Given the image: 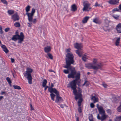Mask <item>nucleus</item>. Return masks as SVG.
I'll list each match as a JSON object with an SVG mask.
<instances>
[{
    "label": "nucleus",
    "mask_w": 121,
    "mask_h": 121,
    "mask_svg": "<svg viewBox=\"0 0 121 121\" xmlns=\"http://www.w3.org/2000/svg\"><path fill=\"white\" fill-rule=\"evenodd\" d=\"M1 47L2 48L3 50L6 53H7L9 52V50H8L5 46L4 45H2Z\"/></svg>",
    "instance_id": "obj_18"
},
{
    "label": "nucleus",
    "mask_w": 121,
    "mask_h": 121,
    "mask_svg": "<svg viewBox=\"0 0 121 121\" xmlns=\"http://www.w3.org/2000/svg\"><path fill=\"white\" fill-rule=\"evenodd\" d=\"M20 17L17 13L16 12L11 16V19L13 21L15 22L17 21H18Z\"/></svg>",
    "instance_id": "obj_12"
},
{
    "label": "nucleus",
    "mask_w": 121,
    "mask_h": 121,
    "mask_svg": "<svg viewBox=\"0 0 121 121\" xmlns=\"http://www.w3.org/2000/svg\"><path fill=\"white\" fill-rule=\"evenodd\" d=\"M76 53L78 55L79 57H81V56L82 54L80 52V51L79 50H76Z\"/></svg>",
    "instance_id": "obj_34"
},
{
    "label": "nucleus",
    "mask_w": 121,
    "mask_h": 121,
    "mask_svg": "<svg viewBox=\"0 0 121 121\" xmlns=\"http://www.w3.org/2000/svg\"><path fill=\"white\" fill-rule=\"evenodd\" d=\"M6 93L5 91H2L1 92V95H3L4 94H6Z\"/></svg>",
    "instance_id": "obj_63"
},
{
    "label": "nucleus",
    "mask_w": 121,
    "mask_h": 121,
    "mask_svg": "<svg viewBox=\"0 0 121 121\" xmlns=\"http://www.w3.org/2000/svg\"><path fill=\"white\" fill-rule=\"evenodd\" d=\"M6 79L9 84L10 87H11L12 86V85L11 84L12 81L10 80V78L9 77H7L6 78Z\"/></svg>",
    "instance_id": "obj_25"
},
{
    "label": "nucleus",
    "mask_w": 121,
    "mask_h": 121,
    "mask_svg": "<svg viewBox=\"0 0 121 121\" xmlns=\"http://www.w3.org/2000/svg\"><path fill=\"white\" fill-rule=\"evenodd\" d=\"M100 6V5L99 4H98V3L97 2L95 3V7H99Z\"/></svg>",
    "instance_id": "obj_52"
},
{
    "label": "nucleus",
    "mask_w": 121,
    "mask_h": 121,
    "mask_svg": "<svg viewBox=\"0 0 121 121\" xmlns=\"http://www.w3.org/2000/svg\"><path fill=\"white\" fill-rule=\"evenodd\" d=\"M90 4L88 3H86L84 5V7L83 9L82 10L83 11H89V10H88V8L90 6Z\"/></svg>",
    "instance_id": "obj_14"
},
{
    "label": "nucleus",
    "mask_w": 121,
    "mask_h": 121,
    "mask_svg": "<svg viewBox=\"0 0 121 121\" xmlns=\"http://www.w3.org/2000/svg\"><path fill=\"white\" fill-rule=\"evenodd\" d=\"M91 99L93 101L94 103L98 101V98H96L95 96H92Z\"/></svg>",
    "instance_id": "obj_22"
},
{
    "label": "nucleus",
    "mask_w": 121,
    "mask_h": 121,
    "mask_svg": "<svg viewBox=\"0 0 121 121\" xmlns=\"http://www.w3.org/2000/svg\"><path fill=\"white\" fill-rule=\"evenodd\" d=\"M15 35L18 36V37H21V38H22L24 39V36L23 33L22 32H21L20 34V35H19L18 32L17 31H16L15 32Z\"/></svg>",
    "instance_id": "obj_16"
},
{
    "label": "nucleus",
    "mask_w": 121,
    "mask_h": 121,
    "mask_svg": "<svg viewBox=\"0 0 121 121\" xmlns=\"http://www.w3.org/2000/svg\"><path fill=\"white\" fill-rule=\"evenodd\" d=\"M70 50L71 49L70 48H69L68 49H66V52H70Z\"/></svg>",
    "instance_id": "obj_53"
},
{
    "label": "nucleus",
    "mask_w": 121,
    "mask_h": 121,
    "mask_svg": "<svg viewBox=\"0 0 121 121\" xmlns=\"http://www.w3.org/2000/svg\"><path fill=\"white\" fill-rule=\"evenodd\" d=\"M51 49L50 46H47L44 48V51L46 53H48L51 51Z\"/></svg>",
    "instance_id": "obj_17"
},
{
    "label": "nucleus",
    "mask_w": 121,
    "mask_h": 121,
    "mask_svg": "<svg viewBox=\"0 0 121 121\" xmlns=\"http://www.w3.org/2000/svg\"><path fill=\"white\" fill-rule=\"evenodd\" d=\"M48 55L50 59L52 60L53 59V56L51 53H48Z\"/></svg>",
    "instance_id": "obj_39"
},
{
    "label": "nucleus",
    "mask_w": 121,
    "mask_h": 121,
    "mask_svg": "<svg viewBox=\"0 0 121 121\" xmlns=\"http://www.w3.org/2000/svg\"><path fill=\"white\" fill-rule=\"evenodd\" d=\"M117 110L118 112H121V104L118 106L117 108Z\"/></svg>",
    "instance_id": "obj_38"
},
{
    "label": "nucleus",
    "mask_w": 121,
    "mask_h": 121,
    "mask_svg": "<svg viewBox=\"0 0 121 121\" xmlns=\"http://www.w3.org/2000/svg\"><path fill=\"white\" fill-rule=\"evenodd\" d=\"M75 95V99L76 100L78 99H79L80 98H81L82 97V94H80L78 93Z\"/></svg>",
    "instance_id": "obj_21"
},
{
    "label": "nucleus",
    "mask_w": 121,
    "mask_h": 121,
    "mask_svg": "<svg viewBox=\"0 0 121 121\" xmlns=\"http://www.w3.org/2000/svg\"><path fill=\"white\" fill-rule=\"evenodd\" d=\"M82 59L84 61H86V58L85 56H83L82 57Z\"/></svg>",
    "instance_id": "obj_54"
},
{
    "label": "nucleus",
    "mask_w": 121,
    "mask_h": 121,
    "mask_svg": "<svg viewBox=\"0 0 121 121\" xmlns=\"http://www.w3.org/2000/svg\"><path fill=\"white\" fill-rule=\"evenodd\" d=\"M82 101L83 99L82 97L81 98H80V99H79L78 101V102L81 103L82 102Z\"/></svg>",
    "instance_id": "obj_51"
},
{
    "label": "nucleus",
    "mask_w": 121,
    "mask_h": 121,
    "mask_svg": "<svg viewBox=\"0 0 121 121\" xmlns=\"http://www.w3.org/2000/svg\"><path fill=\"white\" fill-rule=\"evenodd\" d=\"M98 69H94L95 70L93 71V73L94 74H96L98 70Z\"/></svg>",
    "instance_id": "obj_56"
},
{
    "label": "nucleus",
    "mask_w": 121,
    "mask_h": 121,
    "mask_svg": "<svg viewBox=\"0 0 121 121\" xmlns=\"http://www.w3.org/2000/svg\"><path fill=\"white\" fill-rule=\"evenodd\" d=\"M30 110H34V108L33 107L32 105L30 104Z\"/></svg>",
    "instance_id": "obj_60"
},
{
    "label": "nucleus",
    "mask_w": 121,
    "mask_h": 121,
    "mask_svg": "<svg viewBox=\"0 0 121 121\" xmlns=\"http://www.w3.org/2000/svg\"><path fill=\"white\" fill-rule=\"evenodd\" d=\"M27 24L29 25L28 26L29 27H31L32 25V23H28Z\"/></svg>",
    "instance_id": "obj_61"
},
{
    "label": "nucleus",
    "mask_w": 121,
    "mask_h": 121,
    "mask_svg": "<svg viewBox=\"0 0 121 121\" xmlns=\"http://www.w3.org/2000/svg\"><path fill=\"white\" fill-rule=\"evenodd\" d=\"M93 22L95 23H98V19L97 18H96L93 19Z\"/></svg>",
    "instance_id": "obj_40"
},
{
    "label": "nucleus",
    "mask_w": 121,
    "mask_h": 121,
    "mask_svg": "<svg viewBox=\"0 0 121 121\" xmlns=\"http://www.w3.org/2000/svg\"><path fill=\"white\" fill-rule=\"evenodd\" d=\"M80 81L81 80L80 79H78L77 80H76L75 81V84H76V86H77V83H80Z\"/></svg>",
    "instance_id": "obj_44"
},
{
    "label": "nucleus",
    "mask_w": 121,
    "mask_h": 121,
    "mask_svg": "<svg viewBox=\"0 0 121 121\" xmlns=\"http://www.w3.org/2000/svg\"><path fill=\"white\" fill-rule=\"evenodd\" d=\"M35 11V9L33 8L32 9L31 13H26V14L27 16L29 22H31L33 19V17Z\"/></svg>",
    "instance_id": "obj_6"
},
{
    "label": "nucleus",
    "mask_w": 121,
    "mask_h": 121,
    "mask_svg": "<svg viewBox=\"0 0 121 121\" xmlns=\"http://www.w3.org/2000/svg\"><path fill=\"white\" fill-rule=\"evenodd\" d=\"M121 120V116H116L114 120V121H120Z\"/></svg>",
    "instance_id": "obj_27"
},
{
    "label": "nucleus",
    "mask_w": 121,
    "mask_h": 121,
    "mask_svg": "<svg viewBox=\"0 0 121 121\" xmlns=\"http://www.w3.org/2000/svg\"><path fill=\"white\" fill-rule=\"evenodd\" d=\"M80 72L77 73L76 70H72L71 73L68 74V78H75L70 82L69 83H75V81L80 78Z\"/></svg>",
    "instance_id": "obj_2"
},
{
    "label": "nucleus",
    "mask_w": 121,
    "mask_h": 121,
    "mask_svg": "<svg viewBox=\"0 0 121 121\" xmlns=\"http://www.w3.org/2000/svg\"><path fill=\"white\" fill-rule=\"evenodd\" d=\"M75 83H69L67 85V86L68 87H71V88L73 90V92L74 95L77 94V91L76 88L77 87Z\"/></svg>",
    "instance_id": "obj_7"
},
{
    "label": "nucleus",
    "mask_w": 121,
    "mask_h": 121,
    "mask_svg": "<svg viewBox=\"0 0 121 121\" xmlns=\"http://www.w3.org/2000/svg\"><path fill=\"white\" fill-rule=\"evenodd\" d=\"M120 38L119 37L117 39L115 43V44L116 46H118L119 45V41H120Z\"/></svg>",
    "instance_id": "obj_31"
},
{
    "label": "nucleus",
    "mask_w": 121,
    "mask_h": 121,
    "mask_svg": "<svg viewBox=\"0 0 121 121\" xmlns=\"http://www.w3.org/2000/svg\"><path fill=\"white\" fill-rule=\"evenodd\" d=\"M65 58L66 63V65L64 66V67L65 68L69 69L71 72L72 70H75L74 67L72 68L71 66V64H73L74 62L73 60L74 56L72 52L69 53H67L66 56Z\"/></svg>",
    "instance_id": "obj_1"
},
{
    "label": "nucleus",
    "mask_w": 121,
    "mask_h": 121,
    "mask_svg": "<svg viewBox=\"0 0 121 121\" xmlns=\"http://www.w3.org/2000/svg\"><path fill=\"white\" fill-rule=\"evenodd\" d=\"M78 111L79 113H81L82 112V110L81 107H79L78 108Z\"/></svg>",
    "instance_id": "obj_42"
},
{
    "label": "nucleus",
    "mask_w": 121,
    "mask_h": 121,
    "mask_svg": "<svg viewBox=\"0 0 121 121\" xmlns=\"http://www.w3.org/2000/svg\"><path fill=\"white\" fill-rule=\"evenodd\" d=\"M116 28L117 32L119 33H121V23H119L116 26Z\"/></svg>",
    "instance_id": "obj_15"
},
{
    "label": "nucleus",
    "mask_w": 121,
    "mask_h": 121,
    "mask_svg": "<svg viewBox=\"0 0 121 121\" xmlns=\"http://www.w3.org/2000/svg\"><path fill=\"white\" fill-rule=\"evenodd\" d=\"M88 82L86 80H85V82L84 84H83L82 85V86H84Z\"/></svg>",
    "instance_id": "obj_62"
},
{
    "label": "nucleus",
    "mask_w": 121,
    "mask_h": 121,
    "mask_svg": "<svg viewBox=\"0 0 121 121\" xmlns=\"http://www.w3.org/2000/svg\"><path fill=\"white\" fill-rule=\"evenodd\" d=\"M1 2L3 4L7 5L8 4L7 1L6 0H1Z\"/></svg>",
    "instance_id": "obj_46"
},
{
    "label": "nucleus",
    "mask_w": 121,
    "mask_h": 121,
    "mask_svg": "<svg viewBox=\"0 0 121 121\" xmlns=\"http://www.w3.org/2000/svg\"><path fill=\"white\" fill-rule=\"evenodd\" d=\"M14 26L16 27H19L20 26V23L19 22H16L14 24Z\"/></svg>",
    "instance_id": "obj_32"
},
{
    "label": "nucleus",
    "mask_w": 121,
    "mask_h": 121,
    "mask_svg": "<svg viewBox=\"0 0 121 121\" xmlns=\"http://www.w3.org/2000/svg\"><path fill=\"white\" fill-rule=\"evenodd\" d=\"M78 94H82L81 93L82 92V89L80 87H78Z\"/></svg>",
    "instance_id": "obj_41"
},
{
    "label": "nucleus",
    "mask_w": 121,
    "mask_h": 121,
    "mask_svg": "<svg viewBox=\"0 0 121 121\" xmlns=\"http://www.w3.org/2000/svg\"><path fill=\"white\" fill-rule=\"evenodd\" d=\"M50 95L51 98V99L53 101H55V98L56 96V95L53 93H51Z\"/></svg>",
    "instance_id": "obj_24"
},
{
    "label": "nucleus",
    "mask_w": 121,
    "mask_h": 121,
    "mask_svg": "<svg viewBox=\"0 0 121 121\" xmlns=\"http://www.w3.org/2000/svg\"><path fill=\"white\" fill-rule=\"evenodd\" d=\"M103 65L101 63H99L98 64L96 65V66L93 65L92 64L89 63L86 65V67L89 69H100L102 66Z\"/></svg>",
    "instance_id": "obj_5"
},
{
    "label": "nucleus",
    "mask_w": 121,
    "mask_h": 121,
    "mask_svg": "<svg viewBox=\"0 0 121 121\" xmlns=\"http://www.w3.org/2000/svg\"><path fill=\"white\" fill-rule=\"evenodd\" d=\"M106 111L108 113H109L111 114V109H107L106 110Z\"/></svg>",
    "instance_id": "obj_50"
},
{
    "label": "nucleus",
    "mask_w": 121,
    "mask_h": 121,
    "mask_svg": "<svg viewBox=\"0 0 121 121\" xmlns=\"http://www.w3.org/2000/svg\"><path fill=\"white\" fill-rule=\"evenodd\" d=\"M89 18V17L88 16H86L84 17L82 20V22L83 23H85L87 22V21Z\"/></svg>",
    "instance_id": "obj_19"
},
{
    "label": "nucleus",
    "mask_w": 121,
    "mask_h": 121,
    "mask_svg": "<svg viewBox=\"0 0 121 121\" xmlns=\"http://www.w3.org/2000/svg\"><path fill=\"white\" fill-rule=\"evenodd\" d=\"M54 86L53 84L51 83V86H49V89H48V91L50 93H55L58 91L55 88H53Z\"/></svg>",
    "instance_id": "obj_11"
},
{
    "label": "nucleus",
    "mask_w": 121,
    "mask_h": 121,
    "mask_svg": "<svg viewBox=\"0 0 121 121\" xmlns=\"http://www.w3.org/2000/svg\"><path fill=\"white\" fill-rule=\"evenodd\" d=\"M118 7L117 8H114L112 10V12L113 13H114L116 11L119 12L120 11Z\"/></svg>",
    "instance_id": "obj_30"
},
{
    "label": "nucleus",
    "mask_w": 121,
    "mask_h": 121,
    "mask_svg": "<svg viewBox=\"0 0 121 121\" xmlns=\"http://www.w3.org/2000/svg\"><path fill=\"white\" fill-rule=\"evenodd\" d=\"M30 6L29 5L27 6L26 8V11L27 13L28 12L30 11Z\"/></svg>",
    "instance_id": "obj_36"
},
{
    "label": "nucleus",
    "mask_w": 121,
    "mask_h": 121,
    "mask_svg": "<svg viewBox=\"0 0 121 121\" xmlns=\"http://www.w3.org/2000/svg\"><path fill=\"white\" fill-rule=\"evenodd\" d=\"M102 85L105 88H107V87L108 86V85L104 82H103Z\"/></svg>",
    "instance_id": "obj_43"
},
{
    "label": "nucleus",
    "mask_w": 121,
    "mask_h": 121,
    "mask_svg": "<svg viewBox=\"0 0 121 121\" xmlns=\"http://www.w3.org/2000/svg\"><path fill=\"white\" fill-rule=\"evenodd\" d=\"M75 48H76L79 50L81 49V47L80 44H79L78 43H76L75 45Z\"/></svg>",
    "instance_id": "obj_23"
},
{
    "label": "nucleus",
    "mask_w": 121,
    "mask_h": 121,
    "mask_svg": "<svg viewBox=\"0 0 121 121\" xmlns=\"http://www.w3.org/2000/svg\"><path fill=\"white\" fill-rule=\"evenodd\" d=\"M47 81L46 79H44L42 83V86L43 87H44L46 85Z\"/></svg>",
    "instance_id": "obj_28"
},
{
    "label": "nucleus",
    "mask_w": 121,
    "mask_h": 121,
    "mask_svg": "<svg viewBox=\"0 0 121 121\" xmlns=\"http://www.w3.org/2000/svg\"><path fill=\"white\" fill-rule=\"evenodd\" d=\"M24 38H21L20 37H18L17 35H13L11 38V39L14 41H16L17 40H19L18 43H21L24 40Z\"/></svg>",
    "instance_id": "obj_9"
},
{
    "label": "nucleus",
    "mask_w": 121,
    "mask_h": 121,
    "mask_svg": "<svg viewBox=\"0 0 121 121\" xmlns=\"http://www.w3.org/2000/svg\"><path fill=\"white\" fill-rule=\"evenodd\" d=\"M13 86L14 87V89H17L18 90H20L21 89V88L20 86L17 85H13Z\"/></svg>",
    "instance_id": "obj_33"
},
{
    "label": "nucleus",
    "mask_w": 121,
    "mask_h": 121,
    "mask_svg": "<svg viewBox=\"0 0 121 121\" xmlns=\"http://www.w3.org/2000/svg\"><path fill=\"white\" fill-rule=\"evenodd\" d=\"M94 103H91L90 104V107L91 108H93L95 107V105Z\"/></svg>",
    "instance_id": "obj_49"
},
{
    "label": "nucleus",
    "mask_w": 121,
    "mask_h": 121,
    "mask_svg": "<svg viewBox=\"0 0 121 121\" xmlns=\"http://www.w3.org/2000/svg\"><path fill=\"white\" fill-rule=\"evenodd\" d=\"M60 107L61 108H64V106H65V104H64L63 105L62 104H60Z\"/></svg>",
    "instance_id": "obj_59"
},
{
    "label": "nucleus",
    "mask_w": 121,
    "mask_h": 121,
    "mask_svg": "<svg viewBox=\"0 0 121 121\" xmlns=\"http://www.w3.org/2000/svg\"><path fill=\"white\" fill-rule=\"evenodd\" d=\"M112 16L114 19L117 20H118L119 18V15L117 14H112Z\"/></svg>",
    "instance_id": "obj_26"
},
{
    "label": "nucleus",
    "mask_w": 121,
    "mask_h": 121,
    "mask_svg": "<svg viewBox=\"0 0 121 121\" xmlns=\"http://www.w3.org/2000/svg\"><path fill=\"white\" fill-rule=\"evenodd\" d=\"M33 71V69L31 68L27 67L26 69V73L24 74V76L25 77L26 76V78L28 80V83L30 84L32 83V78L31 76V73Z\"/></svg>",
    "instance_id": "obj_4"
},
{
    "label": "nucleus",
    "mask_w": 121,
    "mask_h": 121,
    "mask_svg": "<svg viewBox=\"0 0 121 121\" xmlns=\"http://www.w3.org/2000/svg\"><path fill=\"white\" fill-rule=\"evenodd\" d=\"M71 10L73 12L77 10V6L75 4H73L71 6Z\"/></svg>",
    "instance_id": "obj_20"
},
{
    "label": "nucleus",
    "mask_w": 121,
    "mask_h": 121,
    "mask_svg": "<svg viewBox=\"0 0 121 121\" xmlns=\"http://www.w3.org/2000/svg\"><path fill=\"white\" fill-rule=\"evenodd\" d=\"M32 22L34 24H35L37 22L36 19L35 18L33 20H32V21L31 22Z\"/></svg>",
    "instance_id": "obj_47"
},
{
    "label": "nucleus",
    "mask_w": 121,
    "mask_h": 121,
    "mask_svg": "<svg viewBox=\"0 0 121 121\" xmlns=\"http://www.w3.org/2000/svg\"><path fill=\"white\" fill-rule=\"evenodd\" d=\"M99 114L97 115V118L98 119L100 120L101 121H103L107 118L108 116L107 115L105 114V110H104L103 107L101 106L100 107H98Z\"/></svg>",
    "instance_id": "obj_3"
},
{
    "label": "nucleus",
    "mask_w": 121,
    "mask_h": 121,
    "mask_svg": "<svg viewBox=\"0 0 121 121\" xmlns=\"http://www.w3.org/2000/svg\"><path fill=\"white\" fill-rule=\"evenodd\" d=\"M4 32L2 30V28L1 26H0V34H3Z\"/></svg>",
    "instance_id": "obj_48"
},
{
    "label": "nucleus",
    "mask_w": 121,
    "mask_h": 121,
    "mask_svg": "<svg viewBox=\"0 0 121 121\" xmlns=\"http://www.w3.org/2000/svg\"><path fill=\"white\" fill-rule=\"evenodd\" d=\"M107 19H105L104 20V25L102 27V28L105 31H110V28H108L109 26V24L107 23V21H108Z\"/></svg>",
    "instance_id": "obj_10"
},
{
    "label": "nucleus",
    "mask_w": 121,
    "mask_h": 121,
    "mask_svg": "<svg viewBox=\"0 0 121 121\" xmlns=\"http://www.w3.org/2000/svg\"><path fill=\"white\" fill-rule=\"evenodd\" d=\"M75 117L76 119V121H79V117L76 115H75Z\"/></svg>",
    "instance_id": "obj_58"
},
{
    "label": "nucleus",
    "mask_w": 121,
    "mask_h": 121,
    "mask_svg": "<svg viewBox=\"0 0 121 121\" xmlns=\"http://www.w3.org/2000/svg\"><path fill=\"white\" fill-rule=\"evenodd\" d=\"M10 30V28H6L4 30L5 32H8Z\"/></svg>",
    "instance_id": "obj_55"
},
{
    "label": "nucleus",
    "mask_w": 121,
    "mask_h": 121,
    "mask_svg": "<svg viewBox=\"0 0 121 121\" xmlns=\"http://www.w3.org/2000/svg\"><path fill=\"white\" fill-rule=\"evenodd\" d=\"M45 87L44 88V90L45 91L46 90L47 88H48V89H49V86L47 85L46 86H45Z\"/></svg>",
    "instance_id": "obj_57"
},
{
    "label": "nucleus",
    "mask_w": 121,
    "mask_h": 121,
    "mask_svg": "<svg viewBox=\"0 0 121 121\" xmlns=\"http://www.w3.org/2000/svg\"><path fill=\"white\" fill-rule=\"evenodd\" d=\"M119 0H109L108 3L110 4L117 5L119 3Z\"/></svg>",
    "instance_id": "obj_13"
},
{
    "label": "nucleus",
    "mask_w": 121,
    "mask_h": 121,
    "mask_svg": "<svg viewBox=\"0 0 121 121\" xmlns=\"http://www.w3.org/2000/svg\"><path fill=\"white\" fill-rule=\"evenodd\" d=\"M54 93L56 95V99L55 100V102L57 104L60 103L62 102L63 100L61 97L60 96L59 92L58 91Z\"/></svg>",
    "instance_id": "obj_8"
},
{
    "label": "nucleus",
    "mask_w": 121,
    "mask_h": 121,
    "mask_svg": "<svg viewBox=\"0 0 121 121\" xmlns=\"http://www.w3.org/2000/svg\"><path fill=\"white\" fill-rule=\"evenodd\" d=\"M97 62V60L95 59H94L93 60V62L92 64L93 65H96L98 64H99V63L98 64H96V63Z\"/></svg>",
    "instance_id": "obj_37"
},
{
    "label": "nucleus",
    "mask_w": 121,
    "mask_h": 121,
    "mask_svg": "<svg viewBox=\"0 0 121 121\" xmlns=\"http://www.w3.org/2000/svg\"><path fill=\"white\" fill-rule=\"evenodd\" d=\"M14 13V11L12 9L8 10V13L10 15L13 14Z\"/></svg>",
    "instance_id": "obj_29"
},
{
    "label": "nucleus",
    "mask_w": 121,
    "mask_h": 121,
    "mask_svg": "<svg viewBox=\"0 0 121 121\" xmlns=\"http://www.w3.org/2000/svg\"><path fill=\"white\" fill-rule=\"evenodd\" d=\"M90 115L89 117V119L90 121L91 120L92 121L93 120V118L92 115L91 114H90Z\"/></svg>",
    "instance_id": "obj_35"
},
{
    "label": "nucleus",
    "mask_w": 121,
    "mask_h": 121,
    "mask_svg": "<svg viewBox=\"0 0 121 121\" xmlns=\"http://www.w3.org/2000/svg\"><path fill=\"white\" fill-rule=\"evenodd\" d=\"M118 8L119 9V10L121 11V4H120L118 6Z\"/></svg>",
    "instance_id": "obj_64"
},
{
    "label": "nucleus",
    "mask_w": 121,
    "mask_h": 121,
    "mask_svg": "<svg viewBox=\"0 0 121 121\" xmlns=\"http://www.w3.org/2000/svg\"><path fill=\"white\" fill-rule=\"evenodd\" d=\"M64 73L65 74H68L69 73V69H64L63 71Z\"/></svg>",
    "instance_id": "obj_45"
}]
</instances>
